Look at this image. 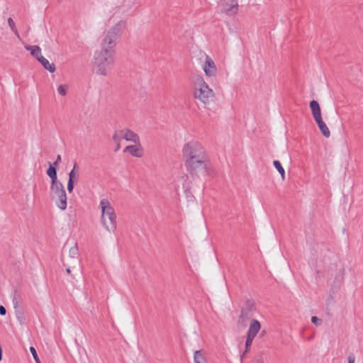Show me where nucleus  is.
Instances as JSON below:
<instances>
[{
  "instance_id": "obj_1",
  "label": "nucleus",
  "mask_w": 363,
  "mask_h": 363,
  "mask_svg": "<svg viewBox=\"0 0 363 363\" xmlns=\"http://www.w3.org/2000/svg\"><path fill=\"white\" fill-rule=\"evenodd\" d=\"M183 161L187 173L192 177L208 172L211 168L209 157L203 147L197 142L186 143L183 148Z\"/></svg>"
},
{
  "instance_id": "obj_2",
  "label": "nucleus",
  "mask_w": 363,
  "mask_h": 363,
  "mask_svg": "<svg viewBox=\"0 0 363 363\" xmlns=\"http://www.w3.org/2000/svg\"><path fill=\"white\" fill-rule=\"evenodd\" d=\"M100 225L106 234H115L117 229V215L111 203L106 199L99 202Z\"/></svg>"
},
{
  "instance_id": "obj_3",
  "label": "nucleus",
  "mask_w": 363,
  "mask_h": 363,
  "mask_svg": "<svg viewBox=\"0 0 363 363\" xmlns=\"http://www.w3.org/2000/svg\"><path fill=\"white\" fill-rule=\"evenodd\" d=\"M115 55L96 50L92 58L94 72L99 76H106L111 71L115 62Z\"/></svg>"
},
{
  "instance_id": "obj_4",
  "label": "nucleus",
  "mask_w": 363,
  "mask_h": 363,
  "mask_svg": "<svg viewBox=\"0 0 363 363\" xmlns=\"http://www.w3.org/2000/svg\"><path fill=\"white\" fill-rule=\"evenodd\" d=\"M194 97L203 104H208L214 97V92L202 77L195 82Z\"/></svg>"
},
{
  "instance_id": "obj_5",
  "label": "nucleus",
  "mask_w": 363,
  "mask_h": 363,
  "mask_svg": "<svg viewBox=\"0 0 363 363\" xmlns=\"http://www.w3.org/2000/svg\"><path fill=\"white\" fill-rule=\"evenodd\" d=\"M50 197L61 210L67 208V195L62 184L59 182L50 184Z\"/></svg>"
},
{
  "instance_id": "obj_6",
  "label": "nucleus",
  "mask_w": 363,
  "mask_h": 363,
  "mask_svg": "<svg viewBox=\"0 0 363 363\" xmlns=\"http://www.w3.org/2000/svg\"><path fill=\"white\" fill-rule=\"evenodd\" d=\"M255 310V303L252 300H247L241 308L240 315L238 320V325L245 328L247 322L253 316Z\"/></svg>"
},
{
  "instance_id": "obj_7",
  "label": "nucleus",
  "mask_w": 363,
  "mask_h": 363,
  "mask_svg": "<svg viewBox=\"0 0 363 363\" xmlns=\"http://www.w3.org/2000/svg\"><path fill=\"white\" fill-rule=\"evenodd\" d=\"M121 138H123L126 141L132 143H138L140 140L139 135L133 130L128 128L121 129L120 130L115 132L113 135V140L118 143L116 150H118L120 148L119 142L121 140Z\"/></svg>"
},
{
  "instance_id": "obj_8",
  "label": "nucleus",
  "mask_w": 363,
  "mask_h": 363,
  "mask_svg": "<svg viewBox=\"0 0 363 363\" xmlns=\"http://www.w3.org/2000/svg\"><path fill=\"white\" fill-rule=\"evenodd\" d=\"M117 40L118 39L116 38L106 32L101 39L100 49H99V50L115 55Z\"/></svg>"
},
{
  "instance_id": "obj_9",
  "label": "nucleus",
  "mask_w": 363,
  "mask_h": 363,
  "mask_svg": "<svg viewBox=\"0 0 363 363\" xmlns=\"http://www.w3.org/2000/svg\"><path fill=\"white\" fill-rule=\"evenodd\" d=\"M64 264L69 267H74L79 265L78 247L77 243H72L68 249V252L64 256Z\"/></svg>"
},
{
  "instance_id": "obj_10",
  "label": "nucleus",
  "mask_w": 363,
  "mask_h": 363,
  "mask_svg": "<svg viewBox=\"0 0 363 363\" xmlns=\"http://www.w3.org/2000/svg\"><path fill=\"white\" fill-rule=\"evenodd\" d=\"M202 69L208 78H215L217 76L218 69L213 59L208 55L206 56Z\"/></svg>"
},
{
  "instance_id": "obj_11",
  "label": "nucleus",
  "mask_w": 363,
  "mask_h": 363,
  "mask_svg": "<svg viewBox=\"0 0 363 363\" xmlns=\"http://www.w3.org/2000/svg\"><path fill=\"white\" fill-rule=\"evenodd\" d=\"M220 6L223 12L228 16L235 15L238 10L236 0H220Z\"/></svg>"
},
{
  "instance_id": "obj_12",
  "label": "nucleus",
  "mask_w": 363,
  "mask_h": 363,
  "mask_svg": "<svg viewBox=\"0 0 363 363\" xmlns=\"http://www.w3.org/2000/svg\"><path fill=\"white\" fill-rule=\"evenodd\" d=\"M133 143L134 145L126 146L123 150V152L129 153L135 157H142L144 155V151L140 140L138 143Z\"/></svg>"
},
{
  "instance_id": "obj_13",
  "label": "nucleus",
  "mask_w": 363,
  "mask_h": 363,
  "mask_svg": "<svg viewBox=\"0 0 363 363\" xmlns=\"http://www.w3.org/2000/svg\"><path fill=\"white\" fill-rule=\"evenodd\" d=\"M126 21L125 20H120L116 23L111 28L106 32L113 35L115 38H118L123 34V31L126 28Z\"/></svg>"
},
{
  "instance_id": "obj_14",
  "label": "nucleus",
  "mask_w": 363,
  "mask_h": 363,
  "mask_svg": "<svg viewBox=\"0 0 363 363\" xmlns=\"http://www.w3.org/2000/svg\"><path fill=\"white\" fill-rule=\"evenodd\" d=\"M261 328V324L257 320H252L250 324V327L247 333V335L252 337H255L257 334L259 333Z\"/></svg>"
},
{
  "instance_id": "obj_15",
  "label": "nucleus",
  "mask_w": 363,
  "mask_h": 363,
  "mask_svg": "<svg viewBox=\"0 0 363 363\" xmlns=\"http://www.w3.org/2000/svg\"><path fill=\"white\" fill-rule=\"evenodd\" d=\"M310 108L315 121L322 118L321 110L318 101L313 100L310 102Z\"/></svg>"
},
{
  "instance_id": "obj_16",
  "label": "nucleus",
  "mask_w": 363,
  "mask_h": 363,
  "mask_svg": "<svg viewBox=\"0 0 363 363\" xmlns=\"http://www.w3.org/2000/svg\"><path fill=\"white\" fill-rule=\"evenodd\" d=\"M320 132L325 138H329L330 135V132L327 126V125L325 123V122L323 121V118L318 119L315 121Z\"/></svg>"
},
{
  "instance_id": "obj_17",
  "label": "nucleus",
  "mask_w": 363,
  "mask_h": 363,
  "mask_svg": "<svg viewBox=\"0 0 363 363\" xmlns=\"http://www.w3.org/2000/svg\"><path fill=\"white\" fill-rule=\"evenodd\" d=\"M191 183V182H188L186 186H183V188H184V194H185V196H186V201H187V206H190L191 204L194 203V201H195V197L194 196V195L191 194V192L190 191V186H189V184Z\"/></svg>"
},
{
  "instance_id": "obj_18",
  "label": "nucleus",
  "mask_w": 363,
  "mask_h": 363,
  "mask_svg": "<svg viewBox=\"0 0 363 363\" xmlns=\"http://www.w3.org/2000/svg\"><path fill=\"white\" fill-rule=\"evenodd\" d=\"M194 363H208L205 352L203 350H196L194 354Z\"/></svg>"
},
{
  "instance_id": "obj_19",
  "label": "nucleus",
  "mask_w": 363,
  "mask_h": 363,
  "mask_svg": "<svg viewBox=\"0 0 363 363\" xmlns=\"http://www.w3.org/2000/svg\"><path fill=\"white\" fill-rule=\"evenodd\" d=\"M47 174L51 179V184L59 182L57 177V171L56 168L53 165H50L49 168L47 170Z\"/></svg>"
},
{
  "instance_id": "obj_20",
  "label": "nucleus",
  "mask_w": 363,
  "mask_h": 363,
  "mask_svg": "<svg viewBox=\"0 0 363 363\" xmlns=\"http://www.w3.org/2000/svg\"><path fill=\"white\" fill-rule=\"evenodd\" d=\"M26 49L30 50L31 55L40 61L43 56L41 55V50L38 46H28Z\"/></svg>"
},
{
  "instance_id": "obj_21",
  "label": "nucleus",
  "mask_w": 363,
  "mask_h": 363,
  "mask_svg": "<svg viewBox=\"0 0 363 363\" xmlns=\"http://www.w3.org/2000/svg\"><path fill=\"white\" fill-rule=\"evenodd\" d=\"M45 69H48L50 72L53 73L55 71V66L53 63H50V62L45 59L44 57L39 61Z\"/></svg>"
},
{
  "instance_id": "obj_22",
  "label": "nucleus",
  "mask_w": 363,
  "mask_h": 363,
  "mask_svg": "<svg viewBox=\"0 0 363 363\" xmlns=\"http://www.w3.org/2000/svg\"><path fill=\"white\" fill-rule=\"evenodd\" d=\"M273 164L274 167L277 169V170L279 172V173L281 174L282 180H284L285 179V171L283 167L281 166V163L278 160H274L273 162Z\"/></svg>"
},
{
  "instance_id": "obj_23",
  "label": "nucleus",
  "mask_w": 363,
  "mask_h": 363,
  "mask_svg": "<svg viewBox=\"0 0 363 363\" xmlns=\"http://www.w3.org/2000/svg\"><path fill=\"white\" fill-rule=\"evenodd\" d=\"M68 89L69 86L67 84H60L57 86V91L60 96H65L67 93Z\"/></svg>"
},
{
  "instance_id": "obj_24",
  "label": "nucleus",
  "mask_w": 363,
  "mask_h": 363,
  "mask_svg": "<svg viewBox=\"0 0 363 363\" xmlns=\"http://www.w3.org/2000/svg\"><path fill=\"white\" fill-rule=\"evenodd\" d=\"M253 340H254V337L247 335V339L245 341V351L243 353V354L241 356V358L242 357L243 355H245L250 350V348L252 345Z\"/></svg>"
},
{
  "instance_id": "obj_25",
  "label": "nucleus",
  "mask_w": 363,
  "mask_h": 363,
  "mask_svg": "<svg viewBox=\"0 0 363 363\" xmlns=\"http://www.w3.org/2000/svg\"><path fill=\"white\" fill-rule=\"evenodd\" d=\"M16 318L21 323L25 321V320H26L24 313L21 309H18L16 311Z\"/></svg>"
},
{
  "instance_id": "obj_26",
  "label": "nucleus",
  "mask_w": 363,
  "mask_h": 363,
  "mask_svg": "<svg viewBox=\"0 0 363 363\" xmlns=\"http://www.w3.org/2000/svg\"><path fill=\"white\" fill-rule=\"evenodd\" d=\"M8 24H9V27L11 28V30L15 34H18V30L16 29V24L11 18H8Z\"/></svg>"
},
{
  "instance_id": "obj_27",
  "label": "nucleus",
  "mask_w": 363,
  "mask_h": 363,
  "mask_svg": "<svg viewBox=\"0 0 363 363\" xmlns=\"http://www.w3.org/2000/svg\"><path fill=\"white\" fill-rule=\"evenodd\" d=\"M311 322H312L314 325H315L318 326V325H320L321 324L322 320H321L319 318H318V317H316V316H312V318H311Z\"/></svg>"
},
{
  "instance_id": "obj_28",
  "label": "nucleus",
  "mask_w": 363,
  "mask_h": 363,
  "mask_svg": "<svg viewBox=\"0 0 363 363\" xmlns=\"http://www.w3.org/2000/svg\"><path fill=\"white\" fill-rule=\"evenodd\" d=\"M337 267H338L337 263L335 262L333 264H330V266H328V270L333 272L335 268L336 269H337L340 272L341 268L340 267L337 269Z\"/></svg>"
},
{
  "instance_id": "obj_29",
  "label": "nucleus",
  "mask_w": 363,
  "mask_h": 363,
  "mask_svg": "<svg viewBox=\"0 0 363 363\" xmlns=\"http://www.w3.org/2000/svg\"><path fill=\"white\" fill-rule=\"evenodd\" d=\"M30 352H31V354H32L35 361L39 359V357L38 356L36 350H35V349L33 347H30Z\"/></svg>"
},
{
  "instance_id": "obj_30",
  "label": "nucleus",
  "mask_w": 363,
  "mask_h": 363,
  "mask_svg": "<svg viewBox=\"0 0 363 363\" xmlns=\"http://www.w3.org/2000/svg\"><path fill=\"white\" fill-rule=\"evenodd\" d=\"M74 189V182L73 181H68L67 184V190L69 193L72 192Z\"/></svg>"
},
{
  "instance_id": "obj_31",
  "label": "nucleus",
  "mask_w": 363,
  "mask_h": 363,
  "mask_svg": "<svg viewBox=\"0 0 363 363\" xmlns=\"http://www.w3.org/2000/svg\"><path fill=\"white\" fill-rule=\"evenodd\" d=\"M348 363H354L355 362V357L353 354H350L347 357Z\"/></svg>"
},
{
  "instance_id": "obj_32",
  "label": "nucleus",
  "mask_w": 363,
  "mask_h": 363,
  "mask_svg": "<svg viewBox=\"0 0 363 363\" xmlns=\"http://www.w3.org/2000/svg\"><path fill=\"white\" fill-rule=\"evenodd\" d=\"M75 177V172L74 170L72 169L69 174V181H73L74 178Z\"/></svg>"
},
{
  "instance_id": "obj_33",
  "label": "nucleus",
  "mask_w": 363,
  "mask_h": 363,
  "mask_svg": "<svg viewBox=\"0 0 363 363\" xmlns=\"http://www.w3.org/2000/svg\"><path fill=\"white\" fill-rule=\"evenodd\" d=\"M6 313V310L3 306H0V315H5Z\"/></svg>"
},
{
  "instance_id": "obj_34",
  "label": "nucleus",
  "mask_w": 363,
  "mask_h": 363,
  "mask_svg": "<svg viewBox=\"0 0 363 363\" xmlns=\"http://www.w3.org/2000/svg\"><path fill=\"white\" fill-rule=\"evenodd\" d=\"M60 161H61V157H60V155H58V156L57 157V160H56V161H55V162H54V164H53V166H57V164H58Z\"/></svg>"
},
{
  "instance_id": "obj_35",
  "label": "nucleus",
  "mask_w": 363,
  "mask_h": 363,
  "mask_svg": "<svg viewBox=\"0 0 363 363\" xmlns=\"http://www.w3.org/2000/svg\"><path fill=\"white\" fill-rule=\"evenodd\" d=\"M138 363H149L147 359H143L142 361L139 362Z\"/></svg>"
},
{
  "instance_id": "obj_36",
  "label": "nucleus",
  "mask_w": 363,
  "mask_h": 363,
  "mask_svg": "<svg viewBox=\"0 0 363 363\" xmlns=\"http://www.w3.org/2000/svg\"><path fill=\"white\" fill-rule=\"evenodd\" d=\"M66 271H67V274H70V273H71V269H70V268H69H69H67Z\"/></svg>"
},
{
  "instance_id": "obj_37",
  "label": "nucleus",
  "mask_w": 363,
  "mask_h": 363,
  "mask_svg": "<svg viewBox=\"0 0 363 363\" xmlns=\"http://www.w3.org/2000/svg\"><path fill=\"white\" fill-rule=\"evenodd\" d=\"M2 359V350L0 351V361Z\"/></svg>"
},
{
  "instance_id": "obj_38",
  "label": "nucleus",
  "mask_w": 363,
  "mask_h": 363,
  "mask_svg": "<svg viewBox=\"0 0 363 363\" xmlns=\"http://www.w3.org/2000/svg\"><path fill=\"white\" fill-rule=\"evenodd\" d=\"M36 363H41L40 359L35 361Z\"/></svg>"
}]
</instances>
